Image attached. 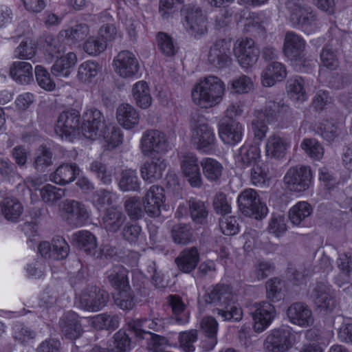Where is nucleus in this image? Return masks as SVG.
<instances>
[{
	"label": "nucleus",
	"mask_w": 352,
	"mask_h": 352,
	"mask_svg": "<svg viewBox=\"0 0 352 352\" xmlns=\"http://www.w3.org/2000/svg\"><path fill=\"white\" fill-rule=\"evenodd\" d=\"M215 140L214 130L208 124H199L192 130L191 142L200 153H210L214 146Z\"/></svg>",
	"instance_id": "nucleus-14"
},
{
	"label": "nucleus",
	"mask_w": 352,
	"mask_h": 352,
	"mask_svg": "<svg viewBox=\"0 0 352 352\" xmlns=\"http://www.w3.org/2000/svg\"><path fill=\"white\" fill-rule=\"evenodd\" d=\"M312 212L313 208L309 203L298 201L289 209V218L292 224L299 226L312 214Z\"/></svg>",
	"instance_id": "nucleus-41"
},
{
	"label": "nucleus",
	"mask_w": 352,
	"mask_h": 352,
	"mask_svg": "<svg viewBox=\"0 0 352 352\" xmlns=\"http://www.w3.org/2000/svg\"><path fill=\"white\" fill-rule=\"evenodd\" d=\"M287 316L292 324L301 327H308L314 323L311 310L302 303L291 305L287 310Z\"/></svg>",
	"instance_id": "nucleus-22"
},
{
	"label": "nucleus",
	"mask_w": 352,
	"mask_h": 352,
	"mask_svg": "<svg viewBox=\"0 0 352 352\" xmlns=\"http://www.w3.org/2000/svg\"><path fill=\"white\" fill-rule=\"evenodd\" d=\"M178 340L179 346L184 351L194 352L195 350L194 344L197 340V332L194 329L182 332Z\"/></svg>",
	"instance_id": "nucleus-60"
},
{
	"label": "nucleus",
	"mask_w": 352,
	"mask_h": 352,
	"mask_svg": "<svg viewBox=\"0 0 352 352\" xmlns=\"http://www.w3.org/2000/svg\"><path fill=\"white\" fill-rule=\"evenodd\" d=\"M179 168L182 175L192 187L198 188L201 186V175L196 154L191 152L182 153L179 155Z\"/></svg>",
	"instance_id": "nucleus-11"
},
{
	"label": "nucleus",
	"mask_w": 352,
	"mask_h": 352,
	"mask_svg": "<svg viewBox=\"0 0 352 352\" xmlns=\"http://www.w3.org/2000/svg\"><path fill=\"white\" fill-rule=\"evenodd\" d=\"M87 322L96 329H114L118 327L119 318L116 315L101 314L88 318Z\"/></svg>",
	"instance_id": "nucleus-42"
},
{
	"label": "nucleus",
	"mask_w": 352,
	"mask_h": 352,
	"mask_svg": "<svg viewBox=\"0 0 352 352\" xmlns=\"http://www.w3.org/2000/svg\"><path fill=\"white\" fill-rule=\"evenodd\" d=\"M287 230L286 220L283 214H273L268 226V231L276 236H279Z\"/></svg>",
	"instance_id": "nucleus-64"
},
{
	"label": "nucleus",
	"mask_w": 352,
	"mask_h": 352,
	"mask_svg": "<svg viewBox=\"0 0 352 352\" xmlns=\"http://www.w3.org/2000/svg\"><path fill=\"white\" fill-rule=\"evenodd\" d=\"M198 261L199 253L195 248L184 250L175 260L179 270L186 273L195 269Z\"/></svg>",
	"instance_id": "nucleus-36"
},
{
	"label": "nucleus",
	"mask_w": 352,
	"mask_h": 352,
	"mask_svg": "<svg viewBox=\"0 0 352 352\" xmlns=\"http://www.w3.org/2000/svg\"><path fill=\"white\" fill-rule=\"evenodd\" d=\"M292 337L290 329L282 327L274 329L266 338L267 348L271 347V352H285L292 345Z\"/></svg>",
	"instance_id": "nucleus-21"
},
{
	"label": "nucleus",
	"mask_w": 352,
	"mask_h": 352,
	"mask_svg": "<svg viewBox=\"0 0 352 352\" xmlns=\"http://www.w3.org/2000/svg\"><path fill=\"white\" fill-rule=\"evenodd\" d=\"M73 240L76 245L85 252L96 256H100V252L97 254V241L96 236L90 232L80 230L73 234Z\"/></svg>",
	"instance_id": "nucleus-33"
},
{
	"label": "nucleus",
	"mask_w": 352,
	"mask_h": 352,
	"mask_svg": "<svg viewBox=\"0 0 352 352\" xmlns=\"http://www.w3.org/2000/svg\"><path fill=\"white\" fill-rule=\"evenodd\" d=\"M131 348L132 344L129 336L124 331L120 330L113 336V342L111 346L110 351L99 346H95L91 352H127Z\"/></svg>",
	"instance_id": "nucleus-37"
},
{
	"label": "nucleus",
	"mask_w": 352,
	"mask_h": 352,
	"mask_svg": "<svg viewBox=\"0 0 352 352\" xmlns=\"http://www.w3.org/2000/svg\"><path fill=\"white\" fill-rule=\"evenodd\" d=\"M286 91L290 98L300 104L307 100V83L301 77L290 78L287 82Z\"/></svg>",
	"instance_id": "nucleus-32"
},
{
	"label": "nucleus",
	"mask_w": 352,
	"mask_h": 352,
	"mask_svg": "<svg viewBox=\"0 0 352 352\" xmlns=\"http://www.w3.org/2000/svg\"><path fill=\"white\" fill-rule=\"evenodd\" d=\"M170 148L167 135L157 129L144 131L140 140V149L144 155L153 157L166 153Z\"/></svg>",
	"instance_id": "nucleus-5"
},
{
	"label": "nucleus",
	"mask_w": 352,
	"mask_h": 352,
	"mask_svg": "<svg viewBox=\"0 0 352 352\" xmlns=\"http://www.w3.org/2000/svg\"><path fill=\"white\" fill-rule=\"evenodd\" d=\"M288 109L287 105L269 101L264 109L256 110L251 126L254 138L258 140H263L268 131L267 124L272 120L273 118L278 116L282 112H287Z\"/></svg>",
	"instance_id": "nucleus-4"
},
{
	"label": "nucleus",
	"mask_w": 352,
	"mask_h": 352,
	"mask_svg": "<svg viewBox=\"0 0 352 352\" xmlns=\"http://www.w3.org/2000/svg\"><path fill=\"white\" fill-rule=\"evenodd\" d=\"M287 76L285 67L280 62L270 63L263 70L261 80L263 86L271 87L283 80Z\"/></svg>",
	"instance_id": "nucleus-25"
},
{
	"label": "nucleus",
	"mask_w": 352,
	"mask_h": 352,
	"mask_svg": "<svg viewBox=\"0 0 352 352\" xmlns=\"http://www.w3.org/2000/svg\"><path fill=\"white\" fill-rule=\"evenodd\" d=\"M305 42L299 35L292 32L286 33L283 52L299 70H302L301 67L305 65Z\"/></svg>",
	"instance_id": "nucleus-10"
},
{
	"label": "nucleus",
	"mask_w": 352,
	"mask_h": 352,
	"mask_svg": "<svg viewBox=\"0 0 352 352\" xmlns=\"http://www.w3.org/2000/svg\"><path fill=\"white\" fill-rule=\"evenodd\" d=\"M252 312L253 327L255 331L262 332L272 322L276 316L274 307L267 302H262L254 305Z\"/></svg>",
	"instance_id": "nucleus-16"
},
{
	"label": "nucleus",
	"mask_w": 352,
	"mask_h": 352,
	"mask_svg": "<svg viewBox=\"0 0 352 352\" xmlns=\"http://www.w3.org/2000/svg\"><path fill=\"white\" fill-rule=\"evenodd\" d=\"M329 287L324 283L318 284L312 290L311 296L318 307L332 311L335 306V301L329 295Z\"/></svg>",
	"instance_id": "nucleus-34"
},
{
	"label": "nucleus",
	"mask_w": 352,
	"mask_h": 352,
	"mask_svg": "<svg viewBox=\"0 0 352 352\" xmlns=\"http://www.w3.org/2000/svg\"><path fill=\"white\" fill-rule=\"evenodd\" d=\"M45 52L54 62L51 72L55 77L68 78L77 63L76 54L71 51L66 52L58 38L47 36L44 45Z\"/></svg>",
	"instance_id": "nucleus-3"
},
{
	"label": "nucleus",
	"mask_w": 352,
	"mask_h": 352,
	"mask_svg": "<svg viewBox=\"0 0 352 352\" xmlns=\"http://www.w3.org/2000/svg\"><path fill=\"white\" fill-rule=\"evenodd\" d=\"M284 182L291 191L301 194L311 186L312 173L307 166H294L287 172Z\"/></svg>",
	"instance_id": "nucleus-8"
},
{
	"label": "nucleus",
	"mask_w": 352,
	"mask_h": 352,
	"mask_svg": "<svg viewBox=\"0 0 352 352\" xmlns=\"http://www.w3.org/2000/svg\"><path fill=\"white\" fill-rule=\"evenodd\" d=\"M37 50V43L32 37H25L14 50L16 57L24 59L32 60L35 56Z\"/></svg>",
	"instance_id": "nucleus-46"
},
{
	"label": "nucleus",
	"mask_w": 352,
	"mask_h": 352,
	"mask_svg": "<svg viewBox=\"0 0 352 352\" xmlns=\"http://www.w3.org/2000/svg\"><path fill=\"white\" fill-rule=\"evenodd\" d=\"M60 328L67 339H76L81 334V325L74 314H67L61 319Z\"/></svg>",
	"instance_id": "nucleus-40"
},
{
	"label": "nucleus",
	"mask_w": 352,
	"mask_h": 352,
	"mask_svg": "<svg viewBox=\"0 0 352 352\" xmlns=\"http://www.w3.org/2000/svg\"><path fill=\"white\" fill-rule=\"evenodd\" d=\"M207 304L223 306L234 301V295L228 285H217L210 289L203 298Z\"/></svg>",
	"instance_id": "nucleus-27"
},
{
	"label": "nucleus",
	"mask_w": 352,
	"mask_h": 352,
	"mask_svg": "<svg viewBox=\"0 0 352 352\" xmlns=\"http://www.w3.org/2000/svg\"><path fill=\"white\" fill-rule=\"evenodd\" d=\"M140 182L135 170H124L122 172L118 182L119 188L124 191H135L139 190Z\"/></svg>",
	"instance_id": "nucleus-45"
},
{
	"label": "nucleus",
	"mask_w": 352,
	"mask_h": 352,
	"mask_svg": "<svg viewBox=\"0 0 352 352\" xmlns=\"http://www.w3.org/2000/svg\"><path fill=\"white\" fill-rule=\"evenodd\" d=\"M79 174V169L74 165L63 164L57 168L51 179L57 184L65 185L74 180Z\"/></svg>",
	"instance_id": "nucleus-39"
},
{
	"label": "nucleus",
	"mask_w": 352,
	"mask_h": 352,
	"mask_svg": "<svg viewBox=\"0 0 352 352\" xmlns=\"http://www.w3.org/2000/svg\"><path fill=\"white\" fill-rule=\"evenodd\" d=\"M166 166V162L162 157H153L142 166L141 176L144 181L152 183L162 177Z\"/></svg>",
	"instance_id": "nucleus-28"
},
{
	"label": "nucleus",
	"mask_w": 352,
	"mask_h": 352,
	"mask_svg": "<svg viewBox=\"0 0 352 352\" xmlns=\"http://www.w3.org/2000/svg\"><path fill=\"white\" fill-rule=\"evenodd\" d=\"M60 215L69 223L80 226L89 218V210L77 201L65 200L61 205Z\"/></svg>",
	"instance_id": "nucleus-15"
},
{
	"label": "nucleus",
	"mask_w": 352,
	"mask_h": 352,
	"mask_svg": "<svg viewBox=\"0 0 352 352\" xmlns=\"http://www.w3.org/2000/svg\"><path fill=\"white\" fill-rule=\"evenodd\" d=\"M107 43L98 35L87 37L82 44L83 50L90 56H98L107 48Z\"/></svg>",
	"instance_id": "nucleus-51"
},
{
	"label": "nucleus",
	"mask_w": 352,
	"mask_h": 352,
	"mask_svg": "<svg viewBox=\"0 0 352 352\" xmlns=\"http://www.w3.org/2000/svg\"><path fill=\"white\" fill-rule=\"evenodd\" d=\"M108 298V294L105 291L91 287L82 292L80 302L85 309L97 311L105 306Z\"/></svg>",
	"instance_id": "nucleus-19"
},
{
	"label": "nucleus",
	"mask_w": 352,
	"mask_h": 352,
	"mask_svg": "<svg viewBox=\"0 0 352 352\" xmlns=\"http://www.w3.org/2000/svg\"><path fill=\"white\" fill-rule=\"evenodd\" d=\"M115 73L122 78L136 77L140 71V63L136 55L129 50L120 51L113 60Z\"/></svg>",
	"instance_id": "nucleus-7"
},
{
	"label": "nucleus",
	"mask_w": 352,
	"mask_h": 352,
	"mask_svg": "<svg viewBox=\"0 0 352 352\" xmlns=\"http://www.w3.org/2000/svg\"><path fill=\"white\" fill-rule=\"evenodd\" d=\"M189 210L192 219L197 223H201L208 215L204 203L199 200L190 199Z\"/></svg>",
	"instance_id": "nucleus-63"
},
{
	"label": "nucleus",
	"mask_w": 352,
	"mask_h": 352,
	"mask_svg": "<svg viewBox=\"0 0 352 352\" xmlns=\"http://www.w3.org/2000/svg\"><path fill=\"white\" fill-rule=\"evenodd\" d=\"M1 211L6 219L16 221L21 216L23 207L16 199L7 197L1 201Z\"/></svg>",
	"instance_id": "nucleus-35"
},
{
	"label": "nucleus",
	"mask_w": 352,
	"mask_h": 352,
	"mask_svg": "<svg viewBox=\"0 0 352 352\" xmlns=\"http://www.w3.org/2000/svg\"><path fill=\"white\" fill-rule=\"evenodd\" d=\"M107 278L111 285L118 289L121 287L126 288L128 284L126 271L120 266L113 267L107 272Z\"/></svg>",
	"instance_id": "nucleus-52"
},
{
	"label": "nucleus",
	"mask_w": 352,
	"mask_h": 352,
	"mask_svg": "<svg viewBox=\"0 0 352 352\" xmlns=\"http://www.w3.org/2000/svg\"><path fill=\"white\" fill-rule=\"evenodd\" d=\"M185 28L195 38L200 37L208 31V23L206 16L199 8L190 9L186 16Z\"/></svg>",
	"instance_id": "nucleus-20"
},
{
	"label": "nucleus",
	"mask_w": 352,
	"mask_h": 352,
	"mask_svg": "<svg viewBox=\"0 0 352 352\" xmlns=\"http://www.w3.org/2000/svg\"><path fill=\"white\" fill-rule=\"evenodd\" d=\"M230 89L236 94H243L254 89V82L251 78L242 75L234 78L230 82Z\"/></svg>",
	"instance_id": "nucleus-54"
},
{
	"label": "nucleus",
	"mask_w": 352,
	"mask_h": 352,
	"mask_svg": "<svg viewBox=\"0 0 352 352\" xmlns=\"http://www.w3.org/2000/svg\"><path fill=\"white\" fill-rule=\"evenodd\" d=\"M64 196L65 191L63 189L55 187L51 184H47L41 189L42 200L50 205L54 204Z\"/></svg>",
	"instance_id": "nucleus-57"
},
{
	"label": "nucleus",
	"mask_w": 352,
	"mask_h": 352,
	"mask_svg": "<svg viewBox=\"0 0 352 352\" xmlns=\"http://www.w3.org/2000/svg\"><path fill=\"white\" fill-rule=\"evenodd\" d=\"M169 302L175 315L178 316L184 314L182 317L176 318L177 322L180 324L188 322V315L184 314L186 305L182 299L179 296L172 295L169 296Z\"/></svg>",
	"instance_id": "nucleus-61"
},
{
	"label": "nucleus",
	"mask_w": 352,
	"mask_h": 352,
	"mask_svg": "<svg viewBox=\"0 0 352 352\" xmlns=\"http://www.w3.org/2000/svg\"><path fill=\"white\" fill-rule=\"evenodd\" d=\"M203 173L210 181L218 180L223 172V166L217 160L211 157L204 158L201 162Z\"/></svg>",
	"instance_id": "nucleus-43"
},
{
	"label": "nucleus",
	"mask_w": 352,
	"mask_h": 352,
	"mask_svg": "<svg viewBox=\"0 0 352 352\" xmlns=\"http://www.w3.org/2000/svg\"><path fill=\"white\" fill-rule=\"evenodd\" d=\"M338 267L340 270L336 283L339 286L349 281L352 277V258L346 254H340L338 260Z\"/></svg>",
	"instance_id": "nucleus-47"
},
{
	"label": "nucleus",
	"mask_w": 352,
	"mask_h": 352,
	"mask_svg": "<svg viewBox=\"0 0 352 352\" xmlns=\"http://www.w3.org/2000/svg\"><path fill=\"white\" fill-rule=\"evenodd\" d=\"M79 116L74 111L60 114L54 126V132L62 139L72 141L80 133L87 139L98 140L107 150L120 145L122 141L120 130L106 122L101 112L96 109H87L83 115V122L79 127Z\"/></svg>",
	"instance_id": "nucleus-1"
},
{
	"label": "nucleus",
	"mask_w": 352,
	"mask_h": 352,
	"mask_svg": "<svg viewBox=\"0 0 352 352\" xmlns=\"http://www.w3.org/2000/svg\"><path fill=\"white\" fill-rule=\"evenodd\" d=\"M231 41L220 40L210 47L207 53V60L212 66L222 68L230 62Z\"/></svg>",
	"instance_id": "nucleus-17"
},
{
	"label": "nucleus",
	"mask_w": 352,
	"mask_h": 352,
	"mask_svg": "<svg viewBox=\"0 0 352 352\" xmlns=\"http://www.w3.org/2000/svg\"><path fill=\"white\" fill-rule=\"evenodd\" d=\"M237 202L242 213L256 219H261L268 213L267 206L261 201L256 191L252 188L243 190L238 195Z\"/></svg>",
	"instance_id": "nucleus-6"
},
{
	"label": "nucleus",
	"mask_w": 352,
	"mask_h": 352,
	"mask_svg": "<svg viewBox=\"0 0 352 352\" xmlns=\"http://www.w3.org/2000/svg\"><path fill=\"white\" fill-rule=\"evenodd\" d=\"M32 66L25 61H14L10 67V75L14 81L28 85L33 80Z\"/></svg>",
	"instance_id": "nucleus-31"
},
{
	"label": "nucleus",
	"mask_w": 352,
	"mask_h": 352,
	"mask_svg": "<svg viewBox=\"0 0 352 352\" xmlns=\"http://www.w3.org/2000/svg\"><path fill=\"white\" fill-rule=\"evenodd\" d=\"M234 160L236 164L241 168L257 164L262 162L259 146L256 144H245L238 150Z\"/></svg>",
	"instance_id": "nucleus-26"
},
{
	"label": "nucleus",
	"mask_w": 352,
	"mask_h": 352,
	"mask_svg": "<svg viewBox=\"0 0 352 352\" xmlns=\"http://www.w3.org/2000/svg\"><path fill=\"white\" fill-rule=\"evenodd\" d=\"M287 17L294 25L303 27L311 26L315 21V14L311 8L302 0H291L287 4Z\"/></svg>",
	"instance_id": "nucleus-13"
},
{
	"label": "nucleus",
	"mask_w": 352,
	"mask_h": 352,
	"mask_svg": "<svg viewBox=\"0 0 352 352\" xmlns=\"http://www.w3.org/2000/svg\"><path fill=\"white\" fill-rule=\"evenodd\" d=\"M113 299L115 304L123 310L131 309L135 305L133 296L129 285L126 288L123 287L116 289V292L113 294Z\"/></svg>",
	"instance_id": "nucleus-48"
},
{
	"label": "nucleus",
	"mask_w": 352,
	"mask_h": 352,
	"mask_svg": "<svg viewBox=\"0 0 352 352\" xmlns=\"http://www.w3.org/2000/svg\"><path fill=\"white\" fill-rule=\"evenodd\" d=\"M89 32V28L87 25L78 24L68 30L61 31L58 36L54 38H58L60 40L64 37H68L69 39L78 42L87 38Z\"/></svg>",
	"instance_id": "nucleus-53"
},
{
	"label": "nucleus",
	"mask_w": 352,
	"mask_h": 352,
	"mask_svg": "<svg viewBox=\"0 0 352 352\" xmlns=\"http://www.w3.org/2000/svg\"><path fill=\"white\" fill-rule=\"evenodd\" d=\"M100 72L99 65L91 60L81 63L78 70V78L84 83H90L94 80Z\"/></svg>",
	"instance_id": "nucleus-44"
},
{
	"label": "nucleus",
	"mask_w": 352,
	"mask_h": 352,
	"mask_svg": "<svg viewBox=\"0 0 352 352\" xmlns=\"http://www.w3.org/2000/svg\"><path fill=\"white\" fill-rule=\"evenodd\" d=\"M165 201L163 188L153 185L146 191L143 199L145 212L151 217H158L161 213V207Z\"/></svg>",
	"instance_id": "nucleus-18"
},
{
	"label": "nucleus",
	"mask_w": 352,
	"mask_h": 352,
	"mask_svg": "<svg viewBox=\"0 0 352 352\" xmlns=\"http://www.w3.org/2000/svg\"><path fill=\"white\" fill-rule=\"evenodd\" d=\"M290 146V141L287 138L278 134H272L265 143L266 155L272 159L280 160L285 156Z\"/></svg>",
	"instance_id": "nucleus-23"
},
{
	"label": "nucleus",
	"mask_w": 352,
	"mask_h": 352,
	"mask_svg": "<svg viewBox=\"0 0 352 352\" xmlns=\"http://www.w3.org/2000/svg\"><path fill=\"white\" fill-rule=\"evenodd\" d=\"M35 78L38 85L47 91H52L56 89V83L52 78L49 72L43 66L38 65L34 68Z\"/></svg>",
	"instance_id": "nucleus-50"
},
{
	"label": "nucleus",
	"mask_w": 352,
	"mask_h": 352,
	"mask_svg": "<svg viewBox=\"0 0 352 352\" xmlns=\"http://www.w3.org/2000/svg\"><path fill=\"white\" fill-rule=\"evenodd\" d=\"M124 207L130 218L134 219L141 218L145 211L142 203L138 197L128 198L124 203Z\"/></svg>",
	"instance_id": "nucleus-58"
},
{
	"label": "nucleus",
	"mask_w": 352,
	"mask_h": 352,
	"mask_svg": "<svg viewBox=\"0 0 352 352\" xmlns=\"http://www.w3.org/2000/svg\"><path fill=\"white\" fill-rule=\"evenodd\" d=\"M233 52L239 63L243 68H249L254 65L258 56V50L254 41L248 38L237 39L233 47Z\"/></svg>",
	"instance_id": "nucleus-12"
},
{
	"label": "nucleus",
	"mask_w": 352,
	"mask_h": 352,
	"mask_svg": "<svg viewBox=\"0 0 352 352\" xmlns=\"http://www.w3.org/2000/svg\"><path fill=\"white\" fill-rule=\"evenodd\" d=\"M140 118L138 111L129 103H122L117 108V121L126 129H131L136 126L139 124Z\"/></svg>",
	"instance_id": "nucleus-30"
},
{
	"label": "nucleus",
	"mask_w": 352,
	"mask_h": 352,
	"mask_svg": "<svg viewBox=\"0 0 352 352\" xmlns=\"http://www.w3.org/2000/svg\"><path fill=\"white\" fill-rule=\"evenodd\" d=\"M318 131L324 140L332 142L341 135L342 129L331 121L324 120L319 124Z\"/></svg>",
	"instance_id": "nucleus-56"
},
{
	"label": "nucleus",
	"mask_w": 352,
	"mask_h": 352,
	"mask_svg": "<svg viewBox=\"0 0 352 352\" xmlns=\"http://www.w3.org/2000/svg\"><path fill=\"white\" fill-rule=\"evenodd\" d=\"M102 221L104 226L107 231L116 232L123 225L125 221V216L118 208H111L107 210Z\"/></svg>",
	"instance_id": "nucleus-38"
},
{
	"label": "nucleus",
	"mask_w": 352,
	"mask_h": 352,
	"mask_svg": "<svg viewBox=\"0 0 352 352\" xmlns=\"http://www.w3.org/2000/svg\"><path fill=\"white\" fill-rule=\"evenodd\" d=\"M164 322L161 318L154 317L153 318L135 319L129 322V329L135 338L140 340L148 339V349L152 344L155 337H160L153 334L151 331H159L163 327Z\"/></svg>",
	"instance_id": "nucleus-9"
},
{
	"label": "nucleus",
	"mask_w": 352,
	"mask_h": 352,
	"mask_svg": "<svg viewBox=\"0 0 352 352\" xmlns=\"http://www.w3.org/2000/svg\"><path fill=\"white\" fill-rule=\"evenodd\" d=\"M244 129L241 124L236 121L228 123L222 122L219 129L220 139L227 144L234 145L241 141Z\"/></svg>",
	"instance_id": "nucleus-29"
},
{
	"label": "nucleus",
	"mask_w": 352,
	"mask_h": 352,
	"mask_svg": "<svg viewBox=\"0 0 352 352\" xmlns=\"http://www.w3.org/2000/svg\"><path fill=\"white\" fill-rule=\"evenodd\" d=\"M225 82L218 76L208 75L201 78L191 90L192 102L198 107L209 109L219 105L226 95Z\"/></svg>",
	"instance_id": "nucleus-2"
},
{
	"label": "nucleus",
	"mask_w": 352,
	"mask_h": 352,
	"mask_svg": "<svg viewBox=\"0 0 352 352\" xmlns=\"http://www.w3.org/2000/svg\"><path fill=\"white\" fill-rule=\"evenodd\" d=\"M131 96L136 107L143 110L150 108L153 102L151 88L144 80H139L132 85Z\"/></svg>",
	"instance_id": "nucleus-24"
},
{
	"label": "nucleus",
	"mask_w": 352,
	"mask_h": 352,
	"mask_svg": "<svg viewBox=\"0 0 352 352\" xmlns=\"http://www.w3.org/2000/svg\"><path fill=\"white\" fill-rule=\"evenodd\" d=\"M201 329L210 342V345L206 347V349L212 350L217 343L216 335L218 330V323L217 320L210 316L204 318L201 322Z\"/></svg>",
	"instance_id": "nucleus-49"
},
{
	"label": "nucleus",
	"mask_w": 352,
	"mask_h": 352,
	"mask_svg": "<svg viewBox=\"0 0 352 352\" xmlns=\"http://www.w3.org/2000/svg\"><path fill=\"white\" fill-rule=\"evenodd\" d=\"M173 241L178 244L185 245L188 243L192 238V231L189 226L176 225L172 230Z\"/></svg>",
	"instance_id": "nucleus-62"
},
{
	"label": "nucleus",
	"mask_w": 352,
	"mask_h": 352,
	"mask_svg": "<svg viewBox=\"0 0 352 352\" xmlns=\"http://www.w3.org/2000/svg\"><path fill=\"white\" fill-rule=\"evenodd\" d=\"M302 149L311 158L315 160H320L324 155V148L316 139H305L301 143Z\"/></svg>",
	"instance_id": "nucleus-55"
},
{
	"label": "nucleus",
	"mask_w": 352,
	"mask_h": 352,
	"mask_svg": "<svg viewBox=\"0 0 352 352\" xmlns=\"http://www.w3.org/2000/svg\"><path fill=\"white\" fill-rule=\"evenodd\" d=\"M250 179L252 183L255 186H263L268 182L269 176L267 170L262 162L252 166Z\"/></svg>",
	"instance_id": "nucleus-59"
}]
</instances>
